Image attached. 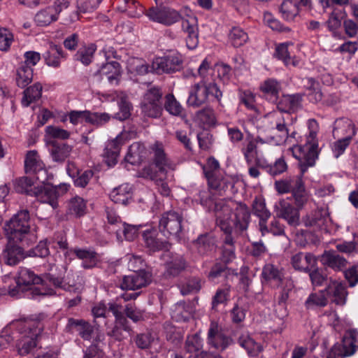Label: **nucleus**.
Returning a JSON list of instances; mask_svg holds the SVG:
<instances>
[{"instance_id":"obj_52","label":"nucleus","mask_w":358,"mask_h":358,"mask_svg":"<svg viewBox=\"0 0 358 358\" xmlns=\"http://www.w3.org/2000/svg\"><path fill=\"white\" fill-rule=\"evenodd\" d=\"M124 260L127 262V268L129 270L134 273L146 272L145 271L146 262L141 255L127 254L124 257Z\"/></svg>"},{"instance_id":"obj_61","label":"nucleus","mask_w":358,"mask_h":358,"mask_svg":"<svg viewBox=\"0 0 358 358\" xmlns=\"http://www.w3.org/2000/svg\"><path fill=\"white\" fill-rule=\"evenodd\" d=\"M328 299L324 289L316 293H312L306 301V306L308 308L314 306L324 307L327 305Z\"/></svg>"},{"instance_id":"obj_46","label":"nucleus","mask_w":358,"mask_h":358,"mask_svg":"<svg viewBox=\"0 0 358 358\" xmlns=\"http://www.w3.org/2000/svg\"><path fill=\"white\" fill-rule=\"evenodd\" d=\"M43 87L37 83L33 85L27 87L23 92V96L21 100V103L24 107H28L31 103L36 102L42 95Z\"/></svg>"},{"instance_id":"obj_35","label":"nucleus","mask_w":358,"mask_h":358,"mask_svg":"<svg viewBox=\"0 0 358 358\" xmlns=\"http://www.w3.org/2000/svg\"><path fill=\"white\" fill-rule=\"evenodd\" d=\"M66 272V266H62L57 273L54 272L52 269H51V272L44 275L45 280L49 282L56 287L64 288L66 285H69L71 282L69 280V275L70 273H71V271H69L67 276H65Z\"/></svg>"},{"instance_id":"obj_11","label":"nucleus","mask_w":358,"mask_h":358,"mask_svg":"<svg viewBox=\"0 0 358 358\" xmlns=\"http://www.w3.org/2000/svg\"><path fill=\"white\" fill-rule=\"evenodd\" d=\"M207 343L210 347L222 352L234 343L233 339L226 335L222 327L215 321H212L208 331Z\"/></svg>"},{"instance_id":"obj_31","label":"nucleus","mask_w":358,"mask_h":358,"mask_svg":"<svg viewBox=\"0 0 358 358\" xmlns=\"http://www.w3.org/2000/svg\"><path fill=\"white\" fill-rule=\"evenodd\" d=\"M253 213L259 217V229L264 235L268 231L266 226V221L271 217L270 212L266 209L264 201L262 199L256 198L252 203Z\"/></svg>"},{"instance_id":"obj_63","label":"nucleus","mask_w":358,"mask_h":358,"mask_svg":"<svg viewBox=\"0 0 358 358\" xmlns=\"http://www.w3.org/2000/svg\"><path fill=\"white\" fill-rule=\"evenodd\" d=\"M95 51L96 47L94 44L80 48L75 55V58L84 65H88L92 62Z\"/></svg>"},{"instance_id":"obj_62","label":"nucleus","mask_w":358,"mask_h":358,"mask_svg":"<svg viewBox=\"0 0 358 358\" xmlns=\"http://www.w3.org/2000/svg\"><path fill=\"white\" fill-rule=\"evenodd\" d=\"M202 287L201 280L199 278L194 277L188 279L186 282L180 285V293L182 295H187L192 293L198 292Z\"/></svg>"},{"instance_id":"obj_60","label":"nucleus","mask_w":358,"mask_h":358,"mask_svg":"<svg viewBox=\"0 0 358 358\" xmlns=\"http://www.w3.org/2000/svg\"><path fill=\"white\" fill-rule=\"evenodd\" d=\"M140 227V225H131L124 222L121 224L120 229H115V234L117 238H121L122 234L127 240L133 241L138 236Z\"/></svg>"},{"instance_id":"obj_5","label":"nucleus","mask_w":358,"mask_h":358,"mask_svg":"<svg viewBox=\"0 0 358 358\" xmlns=\"http://www.w3.org/2000/svg\"><path fill=\"white\" fill-rule=\"evenodd\" d=\"M17 328L22 335L17 344L18 353L26 355L36 347L37 338L40 336L43 325L39 320L24 318L16 322Z\"/></svg>"},{"instance_id":"obj_57","label":"nucleus","mask_w":358,"mask_h":358,"mask_svg":"<svg viewBox=\"0 0 358 358\" xmlns=\"http://www.w3.org/2000/svg\"><path fill=\"white\" fill-rule=\"evenodd\" d=\"M68 213L76 217L84 215L86 213L85 201L78 196L72 198L68 204Z\"/></svg>"},{"instance_id":"obj_24","label":"nucleus","mask_w":358,"mask_h":358,"mask_svg":"<svg viewBox=\"0 0 358 358\" xmlns=\"http://www.w3.org/2000/svg\"><path fill=\"white\" fill-rule=\"evenodd\" d=\"M356 134V129L352 121L348 118H339L334 122L333 136L334 138L350 137L352 138Z\"/></svg>"},{"instance_id":"obj_50","label":"nucleus","mask_w":358,"mask_h":358,"mask_svg":"<svg viewBox=\"0 0 358 358\" xmlns=\"http://www.w3.org/2000/svg\"><path fill=\"white\" fill-rule=\"evenodd\" d=\"M33 79V69L27 64H20L17 69L16 83L18 87L24 88L27 86Z\"/></svg>"},{"instance_id":"obj_33","label":"nucleus","mask_w":358,"mask_h":358,"mask_svg":"<svg viewBox=\"0 0 358 358\" xmlns=\"http://www.w3.org/2000/svg\"><path fill=\"white\" fill-rule=\"evenodd\" d=\"M236 275L237 273L234 270L229 268L224 264L216 263L212 266L208 277L210 281L217 282L220 278L226 280H233Z\"/></svg>"},{"instance_id":"obj_53","label":"nucleus","mask_w":358,"mask_h":358,"mask_svg":"<svg viewBox=\"0 0 358 358\" xmlns=\"http://www.w3.org/2000/svg\"><path fill=\"white\" fill-rule=\"evenodd\" d=\"M282 17L286 20H292L299 13V6L296 0H285L280 8Z\"/></svg>"},{"instance_id":"obj_3","label":"nucleus","mask_w":358,"mask_h":358,"mask_svg":"<svg viewBox=\"0 0 358 358\" xmlns=\"http://www.w3.org/2000/svg\"><path fill=\"white\" fill-rule=\"evenodd\" d=\"M153 163L155 169L151 166L145 167L143 169V175L155 181L159 193L164 196L170 195L171 189L166 180L172 179L173 176L170 171L176 169V164L168 159L164 153L162 147L156 144L152 148Z\"/></svg>"},{"instance_id":"obj_36","label":"nucleus","mask_w":358,"mask_h":358,"mask_svg":"<svg viewBox=\"0 0 358 358\" xmlns=\"http://www.w3.org/2000/svg\"><path fill=\"white\" fill-rule=\"evenodd\" d=\"M143 237L146 246L152 251L169 250V243L157 237L156 230H145L143 233Z\"/></svg>"},{"instance_id":"obj_14","label":"nucleus","mask_w":358,"mask_h":358,"mask_svg":"<svg viewBox=\"0 0 358 358\" xmlns=\"http://www.w3.org/2000/svg\"><path fill=\"white\" fill-rule=\"evenodd\" d=\"M42 281H45V278L42 279L40 276L35 275L31 270L27 268H20L18 272V276L16 279V287L11 289L8 293L12 296H15L19 294V292H24L31 290L32 285L39 284Z\"/></svg>"},{"instance_id":"obj_1","label":"nucleus","mask_w":358,"mask_h":358,"mask_svg":"<svg viewBox=\"0 0 358 358\" xmlns=\"http://www.w3.org/2000/svg\"><path fill=\"white\" fill-rule=\"evenodd\" d=\"M213 204L217 224L224 234L238 237L247 230L250 213L245 204H235L233 213L232 207L224 200L215 201Z\"/></svg>"},{"instance_id":"obj_20","label":"nucleus","mask_w":358,"mask_h":358,"mask_svg":"<svg viewBox=\"0 0 358 358\" xmlns=\"http://www.w3.org/2000/svg\"><path fill=\"white\" fill-rule=\"evenodd\" d=\"M150 282L148 272L134 273L125 275L120 283V288L125 290H136L146 287Z\"/></svg>"},{"instance_id":"obj_18","label":"nucleus","mask_w":358,"mask_h":358,"mask_svg":"<svg viewBox=\"0 0 358 358\" xmlns=\"http://www.w3.org/2000/svg\"><path fill=\"white\" fill-rule=\"evenodd\" d=\"M121 76V67L117 62L112 61L103 64L94 73L93 76L97 80H102L105 76L112 85H117Z\"/></svg>"},{"instance_id":"obj_40","label":"nucleus","mask_w":358,"mask_h":358,"mask_svg":"<svg viewBox=\"0 0 358 358\" xmlns=\"http://www.w3.org/2000/svg\"><path fill=\"white\" fill-rule=\"evenodd\" d=\"M260 90L264 96L269 101L275 103L281 90L280 83L274 79H267L261 85Z\"/></svg>"},{"instance_id":"obj_27","label":"nucleus","mask_w":358,"mask_h":358,"mask_svg":"<svg viewBox=\"0 0 358 358\" xmlns=\"http://www.w3.org/2000/svg\"><path fill=\"white\" fill-rule=\"evenodd\" d=\"M123 144L122 137L117 136L109 141L104 150L103 157L108 166H113L117 162L120 150Z\"/></svg>"},{"instance_id":"obj_32","label":"nucleus","mask_w":358,"mask_h":358,"mask_svg":"<svg viewBox=\"0 0 358 358\" xmlns=\"http://www.w3.org/2000/svg\"><path fill=\"white\" fill-rule=\"evenodd\" d=\"M291 264L294 269L308 272L316 264L315 257L310 253L297 252L292 255Z\"/></svg>"},{"instance_id":"obj_4","label":"nucleus","mask_w":358,"mask_h":358,"mask_svg":"<svg viewBox=\"0 0 358 358\" xmlns=\"http://www.w3.org/2000/svg\"><path fill=\"white\" fill-rule=\"evenodd\" d=\"M5 231L9 240L20 242L23 245L36 241V236L30 233L29 213L27 210L19 211L6 224Z\"/></svg>"},{"instance_id":"obj_43","label":"nucleus","mask_w":358,"mask_h":358,"mask_svg":"<svg viewBox=\"0 0 358 358\" xmlns=\"http://www.w3.org/2000/svg\"><path fill=\"white\" fill-rule=\"evenodd\" d=\"M45 165L36 150L29 151L25 157L24 169L27 173H34L44 169Z\"/></svg>"},{"instance_id":"obj_21","label":"nucleus","mask_w":358,"mask_h":358,"mask_svg":"<svg viewBox=\"0 0 358 358\" xmlns=\"http://www.w3.org/2000/svg\"><path fill=\"white\" fill-rule=\"evenodd\" d=\"M302 100L303 96L301 94H284L277 101V108L283 113H295L301 108Z\"/></svg>"},{"instance_id":"obj_7","label":"nucleus","mask_w":358,"mask_h":358,"mask_svg":"<svg viewBox=\"0 0 358 358\" xmlns=\"http://www.w3.org/2000/svg\"><path fill=\"white\" fill-rule=\"evenodd\" d=\"M222 96V93L216 83L201 81L191 87L187 103L189 106L199 108L209 102L220 103Z\"/></svg>"},{"instance_id":"obj_49","label":"nucleus","mask_w":358,"mask_h":358,"mask_svg":"<svg viewBox=\"0 0 358 358\" xmlns=\"http://www.w3.org/2000/svg\"><path fill=\"white\" fill-rule=\"evenodd\" d=\"M119 10L127 13L131 17H139L146 13L145 8L134 0H123Z\"/></svg>"},{"instance_id":"obj_13","label":"nucleus","mask_w":358,"mask_h":358,"mask_svg":"<svg viewBox=\"0 0 358 358\" xmlns=\"http://www.w3.org/2000/svg\"><path fill=\"white\" fill-rule=\"evenodd\" d=\"M208 166L210 170L206 171V176L210 189L216 191L219 195H223L229 187H232L231 183L227 178L217 176L216 171L220 167V164L215 159H209Z\"/></svg>"},{"instance_id":"obj_34","label":"nucleus","mask_w":358,"mask_h":358,"mask_svg":"<svg viewBox=\"0 0 358 358\" xmlns=\"http://www.w3.org/2000/svg\"><path fill=\"white\" fill-rule=\"evenodd\" d=\"M193 244L199 255H206L215 250V238L212 234L206 233L199 235Z\"/></svg>"},{"instance_id":"obj_47","label":"nucleus","mask_w":358,"mask_h":358,"mask_svg":"<svg viewBox=\"0 0 358 358\" xmlns=\"http://www.w3.org/2000/svg\"><path fill=\"white\" fill-rule=\"evenodd\" d=\"M127 69L130 73L139 76L153 72L152 66H149L144 59L138 57H131L127 60Z\"/></svg>"},{"instance_id":"obj_38","label":"nucleus","mask_w":358,"mask_h":358,"mask_svg":"<svg viewBox=\"0 0 358 358\" xmlns=\"http://www.w3.org/2000/svg\"><path fill=\"white\" fill-rule=\"evenodd\" d=\"M132 331L131 327L126 317H120L115 321L112 330L108 332V336L115 341H122L127 338L125 333L130 334Z\"/></svg>"},{"instance_id":"obj_2","label":"nucleus","mask_w":358,"mask_h":358,"mask_svg":"<svg viewBox=\"0 0 358 358\" xmlns=\"http://www.w3.org/2000/svg\"><path fill=\"white\" fill-rule=\"evenodd\" d=\"M317 145L307 144L305 146H293L289 149L293 157L298 160L300 175L292 178L291 192L294 199V203L299 208H302L308 200V195L306 191L303 175L309 167L315 166L317 158Z\"/></svg>"},{"instance_id":"obj_37","label":"nucleus","mask_w":358,"mask_h":358,"mask_svg":"<svg viewBox=\"0 0 358 358\" xmlns=\"http://www.w3.org/2000/svg\"><path fill=\"white\" fill-rule=\"evenodd\" d=\"M110 199L115 203L127 205L132 198L131 187L129 184H122L114 188L110 193Z\"/></svg>"},{"instance_id":"obj_17","label":"nucleus","mask_w":358,"mask_h":358,"mask_svg":"<svg viewBox=\"0 0 358 358\" xmlns=\"http://www.w3.org/2000/svg\"><path fill=\"white\" fill-rule=\"evenodd\" d=\"M294 207L289 199H281L275 204L274 208L278 217L285 220L290 225H297L299 222V213L297 206Z\"/></svg>"},{"instance_id":"obj_26","label":"nucleus","mask_w":358,"mask_h":358,"mask_svg":"<svg viewBox=\"0 0 358 358\" xmlns=\"http://www.w3.org/2000/svg\"><path fill=\"white\" fill-rule=\"evenodd\" d=\"M273 131L274 132L272 136H269V141L273 145H282L289 139V129L282 116L277 117Z\"/></svg>"},{"instance_id":"obj_51","label":"nucleus","mask_w":358,"mask_h":358,"mask_svg":"<svg viewBox=\"0 0 358 358\" xmlns=\"http://www.w3.org/2000/svg\"><path fill=\"white\" fill-rule=\"evenodd\" d=\"M248 39V34L238 27H232L229 33V41L235 48L243 45Z\"/></svg>"},{"instance_id":"obj_10","label":"nucleus","mask_w":358,"mask_h":358,"mask_svg":"<svg viewBox=\"0 0 358 358\" xmlns=\"http://www.w3.org/2000/svg\"><path fill=\"white\" fill-rule=\"evenodd\" d=\"M183 66V59L179 53H171L155 59L152 70L157 74L172 73L180 71Z\"/></svg>"},{"instance_id":"obj_6","label":"nucleus","mask_w":358,"mask_h":358,"mask_svg":"<svg viewBox=\"0 0 358 358\" xmlns=\"http://www.w3.org/2000/svg\"><path fill=\"white\" fill-rule=\"evenodd\" d=\"M14 188L17 192L25 193L30 196H35L42 203H48L52 208L58 206V193L52 187L35 185L31 179L27 177H21L14 181Z\"/></svg>"},{"instance_id":"obj_41","label":"nucleus","mask_w":358,"mask_h":358,"mask_svg":"<svg viewBox=\"0 0 358 358\" xmlns=\"http://www.w3.org/2000/svg\"><path fill=\"white\" fill-rule=\"evenodd\" d=\"M238 343L252 357L257 356L262 350V345L251 338L247 332H243L238 335Z\"/></svg>"},{"instance_id":"obj_16","label":"nucleus","mask_w":358,"mask_h":358,"mask_svg":"<svg viewBox=\"0 0 358 358\" xmlns=\"http://www.w3.org/2000/svg\"><path fill=\"white\" fill-rule=\"evenodd\" d=\"M356 336L355 331H350L349 337H345L341 343L333 346L327 358H344L353 355L356 350Z\"/></svg>"},{"instance_id":"obj_39","label":"nucleus","mask_w":358,"mask_h":358,"mask_svg":"<svg viewBox=\"0 0 358 358\" xmlns=\"http://www.w3.org/2000/svg\"><path fill=\"white\" fill-rule=\"evenodd\" d=\"M145 157V146L141 143L135 142L129 147L125 160L131 164L136 165L141 163Z\"/></svg>"},{"instance_id":"obj_9","label":"nucleus","mask_w":358,"mask_h":358,"mask_svg":"<svg viewBox=\"0 0 358 358\" xmlns=\"http://www.w3.org/2000/svg\"><path fill=\"white\" fill-rule=\"evenodd\" d=\"M183 216L181 213L170 210L164 213L159 222V229L162 234L166 237L179 240L183 228Z\"/></svg>"},{"instance_id":"obj_55","label":"nucleus","mask_w":358,"mask_h":358,"mask_svg":"<svg viewBox=\"0 0 358 358\" xmlns=\"http://www.w3.org/2000/svg\"><path fill=\"white\" fill-rule=\"evenodd\" d=\"M237 238V236H234L229 234H224L222 251L224 261L229 262L235 257L234 244Z\"/></svg>"},{"instance_id":"obj_23","label":"nucleus","mask_w":358,"mask_h":358,"mask_svg":"<svg viewBox=\"0 0 358 358\" xmlns=\"http://www.w3.org/2000/svg\"><path fill=\"white\" fill-rule=\"evenodd\" d=\"M24 257L23 249L14 243H8L0 256V262L9 266L17 264Z\"/></svg>"},{"instance_id":"obj_45","label":"nucleus","mask_w":358,"mask_h":358,"mask_svg":"<svg viewBox=\"0 0 358 358\" xmlns=\"http://www.w3.org/2000/svg\"><path fill=\"white\" fill-rule=\"evenodd\" d=\"M73 252L78 259L83 260V268L90 269L96 266L98 257L97 254L94 251L86 249L74 248Z\"/></svg>"},{"instance_id":"obj_19","label":"nucleus","mask_w":358,"mask_h":358,"mask_svg":"<svg viewBox=\"0 0 358 358\" xmlns=\"http://www.w3.org/2000/svg\"><path fill=\"white\" fill-rule=\"evenodd\" d=\"M324 291L327 299L332 303L339 306H343L345 303L348 292L343 282L331 278Z\"/></svg>"},{"instance_id":"obj_42","label":"nucleus","mask_w":358,"mask_h":358,"mask_svg":"<svg viewBox=\"0 0 358 358\" xmlns=\"http://www.w3.org/2000/svg\"><path fill=\"white\" fill-rule=\"evenodd\" d=\"M58 19V10L51 6L39 10L35 15V22L38 26H48Z\"/></svg>"},{"instance_id":"obj_25","label":"nucleus","mask_w":358,"mask_h":358,"mask_svg":"<svg viewBox=\"0 0 358 358\" xmlns=\"http://www.w3.org/2000/svg\"><path fill=\"white\" fill-rule=\"evenodd\" d=\"M66 329L68 331L78 332L84 340H90L94 331L92 326L83 320L69 318Z\"/></svg>"},{"instance_id":"obj_58","label":"nucleus","mask_w":358,"mask_h":358,"mask_svg":"<svg viewBox=\"0 0 358 358\" xmlns=\"http://www.w3.org/2000/svg\"><path fill=\"white\" fill-rule=\"evenodd\" d=\"M196 118L203 127H210L215 125L216 122L214 110L209 107L204 108L197 111Z\"/></svg>"},{"instance_id":"obj_59","label":"nucleus","mask_w":358,"mask_h":358,"mask_svg":"<svg viewBox=\"0 0 358 358\" xmlns=\"http://www.w3.org/2000/svg\"><path fill=\"white\" fill-rule=\"evenodd\" d=\"M292 290H281L275 305V313L278 317L283 319L287 315L286 302L289 298V294Z\"/></svg>"},{"instance_id":"obj_44","label":"nucleus","mask_w":358,"mask_h":358,"mask_svg":"<svg viewBox=\"0 0 358 358\" xmlns=\"http://www.w3.org/2000/svg\"><path fill=\"white\" fill-rule=\"evenodd\" d=\"M185 348L187 352L191 354L189 356L192 358H199L202 352H207L202 350L203 340L198 334L187 336Z\"/></svg>"},{"instance_id":"obj_56","label":"nucleus","mask_w":358,"mask_h":358,"mask_svg":"<svg viewBox=\"0 0 358 358\" xmlns=\"http://www.w3.org/2000/svg\"><path fill=\"white\" fill-rule=\"evenodd\" d=\"M258 166H261L264 169L266 172L273 176H275L284 173L287 169V165L283 157L278 159L273 164H262L260 160H257L256 162Z\"/></svg>"},{"instance_id":"obj_15","label":"nucleus","mask_w":358,"mask_h":358,"mask_svg":"<svg viewBox=\"0 0 358 358\" xmlns=\"http://www.w3.org/2000/svg\"><path fill=\"white\" fill-rule=\"evenodd\" d=\"M262 275L266 280H273L281 290H292L294 282L290 276L285 275L282 270L271 264H266Z\"/></svg>"},{"instance_id":"obj_22","label":"nucleus","mask_w":358,"mask_h":358,"mask_svg":"<svg viewBox=\"0 0 358 358\" xmlns=\"http://www.w3.org/2000/svg\"><path fill=\"white\" fill-rule=\"evenodd\" d=\"M48 144L51 157L56 162H64L72 151L71 145L56 140H48Z\"/></svg>"},{"instance_id":"obj_30","label":"nucleus","mask_w":358,"mask_h":358,"mask_svg":"<svg viewBox=\"0 0 358 358\" xmlns=\"http://www.w3.org/2000/svg\"><path fill=\"white\" fill-rule=\"evenodd\" d=\"M323 265L331 268L334 271H341L346 266L347 260L334 250L324 251L321 256Z\"/></svg>"},{"instance_id":"obj_8","label":"nucleus","mask_w":358,"mask_h":358,"mask_svg":"<svg viewBox=\"0 0 358 358\" xmlns=\"http://www.w3.org/2000/svg\"><path fill=\"white\" fill-rule=\"evenodd\" d=\"M162 89L157 86H152L146 91L141 103V113L144 117L158 118L162 115Z\"/></svg>"},{"instance_id":"obj_29","label":"nucleus","mask_w":358,"mask_h":358,"mask_svg":"<svg viewBox=\"0 0 358 358\" xmlns=\"http://www.w3.org/2000/svg\"><path fill=\"white\" fill-rule=\"evenodd\" d=\"M182 29L187 34L186 44L189 49H194L199 43L198 27L195 18L191 17L188 20H183Z\"/></svg>"},{"instance_id":"obj_12","label":"nucleus","mask_w":358,"mask_h":358,"mask_svg":"<svg viewBox=\"0 0 358 358\" xmlns=\"http://www.w3.org/2000/svg\"><path fill=\"white\" fill-rule=\"evenodd\" d=\"M145 15L150 20L166 26H170L181 19L178 11L164 6L151 7L146 11Z\"/></svg>"},{"instance_id":"obj_64","label":"nucleus","mask_w":358,"mask_h":358,"mask_svg":"<svg viewBox=\"0 0 358 358\" xmlns=\"http://www.w3.org/2000/svg\"><path fill=\"white\" fill-rule=\"evenodd\" d=\"M110 120V115L106 113L90 112L87 110L85 122L96 126H101Z\"/></svg>"},{"instance_id":"obj_54","label":"nucleus","mask_w":358,"mask_h":358,"mask_svg":"<svg viewBox=\"0 0 358 358\" xmlns=\"http://www.w3.org/2000/svg\"><path fill=\"white\" fill-rule=\"evenodd\" d=\"M164 104L165 110L174 116H182L184 109L181 104L176 100L173 94H168L165 96Z\"/></svg>"},{"instance_id":"obj_48","label":"nucleus","mask_w":358,"mask_h":358,"mask_svg":"<svg viewBox=\"0 0 358 358\" xmlns=\"http://www.w3.org/2000/svg\"><path fill=\"white\" fill-rule=\"evenodd\" d=\"M192 307L185 301L176 303L171 310V317L177 322L187 321L192 315Z\"/></svg>"},{"instance_id":"obj_28","label":"nucleus","mask_w":358,"mask_h":358,"mask_svg":"<svg viewBox=\"0 0 358 358\" xmlns=\"http://www.w3.org/2000/svg\"><path fill=\"white\" fill-rule=\"evenodd\" d=\"M43 57L48 66L58 68L60 66L61 60L66 58V54L61 46L50 43Z\"/></svg>"}]
</instances>
